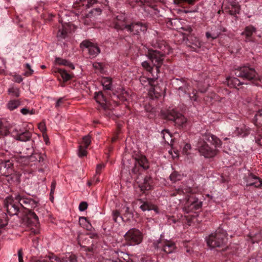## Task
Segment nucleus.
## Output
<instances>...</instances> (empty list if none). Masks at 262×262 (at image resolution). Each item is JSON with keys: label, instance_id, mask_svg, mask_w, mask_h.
I'll return each mask as SVG.
<instances>
[{"label": "nucleus", "instance_id": "nucleus-43", "mask_svg": "<svg viewBox=\"0 0 262 262\" xmlns=\"http://www.w3.org/2000/svg\"><path fill=\"white\" fill-rule=\"evenodd\" d=\"M9 133V128L7 126L0 123V136H6Z\"/></svg>", "mask_w": 262, "mask_h": 262}, {"label": "nucleus", "instance_id": "nucleus-19", "mask_svg": "<svg viewBox=\"0 0 262 262\" xmlns=\"http://www.w3.org/2000/svg\"><path fill=\"white\" fill-rule=\"evenodd\" d=\"M179 113L176 111L174 109H170L166 111L162 112V116L163 118L165 119L174 121Z\"/></svg>", "mask_w": 262, "mask_h": 262}, {"label": "nucleus", "instance_id": "nucleus-39", "mask_svg": "<svg viewBox=\"0 0 262 262\" xmlns=\"http://www.w3.org/2000/svg\"><path fill=\"white\" fill-rule=\"evenodd\" d=\"M56 62L57 64L69 66V67L73 69H74V65L66 59H63L60 58H57L56 59Z\"/></svg>", "mask_w": 262, "mask_h": 262}, {"label": "nucleus", "instance_id": "nucleus-3", "mask_svg": "<svg viewBox=\"0 0 262 262\" xmlns=\"http://www.w3.org/2000/svg\"><path fill=\"white\" fill-rule=\"evenodd\" d=\"M142 66L147 71L151 74L152 77L147 78L144 76L141 77L140 81L142 85L144 86L149 85L150 86L149 89L150 93L153 92L156 97H157L158 95H157L160 94V92L158 91L157 86H155L154 84V82L158 78H154V74H155V73L154 72V68L152 67L150 62L147 61H143L142 63Z\"/></svg>", "mask_w": 262, "mask_h": 262}, {"label": "nucleus", "instance_id": "nucleus-21", "mask_svg": "<svg viewBox=\"0 0 262 262\" xmlns=\"http://www.w3.org/2000/svg\"><path fill=\"white\" fill-rule=\"evenodd\" d=\"M152 180L150 176H146L144 178L143 182L140 184L139 186L143 191L150 190L152 188Z\"/></svg>", "mask_w": 262, "mask_h": 262}, {"label": "nucleus", "instance_id": "nucleus-49", "mask_svg": "<svg viewBox=\"0 0 262 262\" xmlns=\"http://www.w3.org/2000/svg\"><path fill=\"white\" fill-rule=\"evenodd\" d=\"M202 202H199L198 201H194L191 204V206L192 208H194L195 210H197L200 208L202 206Z\"/></svg>", "mask_w": 262, "mask_h": 262}, {"label": "nucleus", "instance_id": "nucleus-62", "mask_svg": "<svg viewBox=\"0 0 262 262\" xmlns=\"http://www.w3.org/2000/svg\"><path fill=\"white\" fill-rule=\"evenodd\" d=\"M193 45L196 48H200L202 46V43L199 40L197 39L193 43Z\"/></svg>", "mask_w": 262, "mask_h": 262}, {"label": "nucleus", "instance_id": "nucleus-54", "mask_svg": "<svg viewBox=\"0 0 262 262\" xmlns=\"http://www.w3.org/2000/svg\"><path fill=\"white\" fill-rule=\"evenodd\" d=\"M105 167V165L103 164H99L97 165L96 167V174H99L101 173V171Z\"/></svg>", "mask_w": 262, "mask_h": 262}, {"label": "nucleus", "instance_id": "nucleus-41", "mask_svg": "<svg viewBox=\"0 0 262 262\" xmlns=\"http://www.w3.org/2000/svg\"><path fill=\"white\" fill-rule=\"evenodd\" d=\"M59 72L64 81H67L71 78V76L66 70L60 69L59 70Z\"/></svg>", "mask_w": 262, "mask_h": 262}, {"label": "nucleus", "instance_id": "nucleus-9", "mask_svg": "<svg viewBox=\"0 0 262 262\" xmlns=\"http://www.w3.org/2000/svg\"><path fill=\"white\" fill-rule=\"evenodd\" d=\"M5 206L7 209L8 213L10 215H17L21 208L19 202H17L13 198H7L5 201Z\"/></svg>", "mask_w": 262, "mask_h": 262}, {"label": "nucleus", "instance_id": "nucleus-56", "mask_svg": "<svg viewBox=\"0 0 262 262\" xmlns=\"http://www.w3.org/2000/svg\"><path fill=\"white\" fill-rule=\"evenodd\" d=\"M93 67L95 69L99 70L100 72L102 71V64L101 63L95 62L93 63Z\"/></svg>", "mask_w": 262, "mask_h": 262}, {"label": "nucleus", "instance_id": "nucleus-40", "mask_svg": "<svg viewBox=\"0 0 262 262\" xmlns=\"http://www.w3.org/2000/svg\"><path fill=\"white\" fill-rule=\"evenodd\" d=\"M116 97L121 101H124L128 100L129 94L125 90H122L120 94L116 96Z\"/></svg>", "mask_w": 262, "mask_h": 262}, {"label": "nucleus", "instance_id": "nucleus-23", "mask_svg": "<svg viewBox=\"0 0 262 262\" xmlns=\"http://www.w3.org/2000/svg\"><path fill=\"white\" fill-rule=\"evenodd\" d=\"M31 133L29 131L18 133L16 135V139L21 141H27L30 139Z\"/></svg>", "mask_w": 262, "mask_h": 262}, {"label": "nucleus", "instance_id": "nucleus-6", "mask_svg": "<svg viewBox=\"0 0 262 262\" xmlns=\"http://www.w3.org/2000/svg\"><path fill=\"white\" fill-rule=\"evenodd\" d=\"M127 245L135 246L140 244L143 239L142 233L136 228L129 230L124 236Z\"/></svg>", "mask_w": 262, "mask_h": 262}, {"label": "nucleus", "instance_id": "nucleus-24", "mask_svg": "<svg viewBox=\"0 0 262 262\" xmlns=\"http://www.w3.org/2000/svg\"><path fill=\"white\" fill-rule=\"evenodd\" d=\"M226 82L228 86L232 88H236L244 84L238 79L235 77H229L227 78Z\"/></svg>", "mask_w": 262, "mask_h": 262}, {"label": "nucleus", "instance_id": "nucleus-26", "mask_svg": "<svg viewBox=\"0 0 262 262\" xmlns=\"http://www.w3.org/2000/svg\"><path fill=\"white\" fill-rule=\"evenodd\" d=\"M138 165L144 169H147L149 168L148 161L145 156H142L137 159L135 166L136 167Z\"/></svg>", "mask_w": 262, "mask_h": 262}, {"label": "nucleus", "instance_id": "nucleus-38", "mask_svg": "<svg viewBox=\"0 0 262 262\" xmlns=\"http://www.w3.org/2000/svg\"><path fill=\"white\" fill-rule=\"evenodd\" d=\"M8 94L12 97H18L20 95L19 89L16 87H11L8 90Z\"/></svg>", "mask_w": 262, "mask_h": 262}, {"label": "nucleus", "instance_id": "nucleus-30", "mask_svg": "<svg viewBox=\"0 0 262 262\" xmlns=\"http://www.w3.org/2000/svg\"><path fill=\"white\" fill-rule=\"evenodd\" d=\"M173 122H174L176 124L178 125V126H183L186 123L187 119L183 115L180 113H179Z\"/></svg>", "mask_w": 262, "mask_h": 262}, {"label": "nucleus", "instance_id": "nucleus-64", "mask_svg": "<svg viewBox=\"0 0 262 262\" xmlns=\"http://www.w3.org/2000/svg\"><path fill=\"white\" fill-rule=\"evenodd\" d=\"M164 132H165V133H166L167 134V136L170 137V136L169 132L168 130H164L163 131V132H162V133H163V139H164V140H165V141H166V139H165V138H166V136H165V135L164 134Z\"/></svg>", "mask_w": 262, "mask_h": 262}, {"label": "nucleus", "instance_id": "nucleus-5", "mask_svg": "<svg viewBox=\"0 0 262 262\" xmlns=\"http://www.w3.org/2000/svg\"><path fill=\"white\" fill-rule=\"evenodd\" d=\"M234 74L237 77L248 80L255 79L257 77L255 69L248 66L238 67L234 70Z\"/></svg>", "mask_w": 262, "mask_h": 262}, {"label": "nucleus", "instance_id": "nucleus-42", "mask_svg": "<svg viewBox=\"0 0 262 262\" xmlns=\"http://www.w3.org/2000/svg\"><path fill=\"white\" fill-rule=\"evenodd\" d=\"M8 224V220H7L6 214L2 213L0 215V228L7 225Z\"/></svg>", "mask_w": 262, "mask_h": 262}, {"label": "nucleus", "instance_id": "nucleus-46", "mask_svg": "<svg viewBox=\"0 0 262 262\" xmlns=\"http://www.w3.org/2000/svg\"><path fill=\"white\" fill-rule=\"evenodd\" d=\"M91 143V138L89 135L85 136L82 138V143L85 147V148H88L89 145Z\"/></svg>", "mask_w": 262, "mask_h": 262}, {"label": "nucleus", "instance_id": "nucleus-14", "mask_svg": "<svg viewBox=\"0 0 262 262\" xmlns=\"http://www.w3.org/2000/svg\"><path fill=\"white\" fill-rule=\"evenodd\" d=\"M80 46L87 48L89 54L93 57L96 56L100 52V50L97 46L88 40L83 41Z\"/></svg>", "mask_w": 262, "mask_h": 262}, {"label": "nucleus", "instance_id": "nucleus-53", "mask_svg": "<svg viewBox=\"0 0 262 262\" xmlns=\"http://www.w3.org/2000/svg\"><path fill=\"white\" fill-rule=\"evenodd\" d=\"M112 215H113V219L115 222H117V219L119 217L121 218V217L120 216V213L117 210H114L112 212Z\"/></svg>", "mask_w": 262, "mask_h": 262}, {"label": "nucleus", "instance_id": "nucleus-25", "mask_svg": "<svg viewBox=\"0 0 262 262\" xmlns=\"http://www.w3.org/2000/svg\"><path fill=\"white\" fill-rule=\"evenodd\" d=\"M59 22L62 24L61 28L59 29L57 37L58 39H64L67 37L68 33V26L67 25L62 24V21L59 20Z\"/></svg>", "mask_w": 262, "mask_h": 262}, {"label": "nucleus", "instance_id": "nucleus-58", "mask_svg": "<svg viewBox=\"0 0 262 262\" xmlns=\"http://www.w3.org/2000/svg\"><path fill=\"white\" fill-rule=\"evenodd\" d=\"M18 255V261L19 262H24L23 261V251L21 249H20L18 251L17 253Z\"/></svg>", "mask_w": 262, "mask_h": 262}, {"label": "nucleus", "instance_id": "nucleus-20", "mask_svg": "<svg viewBox=\"0 0 262 262\" xmlns=\"http://www.w3.org/2000/svg\"><path fill=\"white\" fill-rule=\"evenodd\" d=\"M210 79L209 78H206L203 81L199 80L196 86L198 91L201 93L206 92L210 85Z\"/></svg>", "mask_w": 262, "mask_h": 262}, {"label": "nucleus", "instance_id": "nucleus-63", "mask_svg": "<svg viewBox=\"0 0 262 262\" xmlns=\"http://www.w3.org/2000/svg\"><path fill=\"white\" fill-rule=\"evenodd\" d=\"M23 81V78L20 75H17L15 77V81L17 83H20Z\"/></svg>", "mask_w": 262, "mask_h": 262}, {"label": "nucleus", "instance_id": "nucleus-52", "mask_svg": "<svg viewBox=\"0 0 262 262\" xmlns=\"http://www.w3.org/2000/svg\"><path fill=\"white\" fill-rule=\"evenodd\" d=\"M56 187V182L55 181H53L51 186V192H50V198L52 200L53 199V194L54 192L55 189Z\"/></svg>", "mask_w": 262, "mask_h": 262}, {"label": "nucleus", "instance_id": "nucleus-17", "mask_svg": "<svg viewBox=\"0 0 262 262\" xmlns=\"http://www.w3.org/2000/svg\"><path fill=\"white\" fill-rule=\"evenodd\" d=\"M173 83L175 84L176 88L178 89L180 93V92H182L186 94L189 91L190 88V86L184 80L176 79L173 82Z\"/></svg>", "mask_w": 262, "mask_h": 262}, {"label": "nucleus", "instance_id": "nucleus-4", "mask_svg": "<svg viewBox=\"0 0 262 262\" xmlns=\"http://www.w3.org/2000/svg\"><path fill=\"white\" fill-rule=\"evenodd\" d=\"M154 68V78H158L160 72L159 68L163 64L164 55L157 50H148L147 55Z\"/></svg>", "mask_w": 262, "mask_h": 262}, {"label": "nucleus", "instance_id": "nucleus-50", "mask_svg": "<svg viewBox=\"0 0 262 262\" xmlns=\"http://www.w3.org/2000/svg\"><path fill=\"white\" fill-rule=\"evenodd\" d=\"M231 6L234 8L235 13H239L240 10V6L238 3L233 1L231 2Z\"/></svg>", "mask_w": 262, "mask_h": 262}, {"label": "nucleus", "instance_id": "nucleus-60", "mask_svg": "<svg viewBox=\"0 0 262 262\" xmlns=\"http://www.w3.org/2000/svg\"><path fill=\"white\" fill-rule=\"evenodd\" d=\"M63 103V98H60L56 102L55 106L56 107H58L61 105Z\"/></svg>", "mask_w": 262, "mask_h": 262}, {"label": "nucleus", "instance_id": "nucleus-44", "mask_svg": "<svg viewBox=\"0 0 262 262\" xmlns=\"http://www.w3.org/2000/svg\"><path fill=\"white\" fill-rule=\"evenodd\" d=\"M83 6H85L88 8L96 3V0H80Z\"/></svg>", "mask_w": 262, "mask_h": 262}, {"label": "nucleus", "instance_id": "nucleus-13", "mask_svg": "<svg viewBox=\"0 0 262 262\" xmlns=\"http://www.w3.org/2000/svg\"><path fill=\"white\" fill-rule=\"evenodd\" d=\"M244 179L247 186H253L256 188H259L262 185L261 180L250 172L245 174Z\"/></svg>", "mask_w": 262, "mask_h": 262}, {"label": "nucleus", "instance_id": "nucleus-27", "mask_svg": "<svg viewBox=\"0 0 262 262\" xmlns=\"http://www.w3.org/2000/svg\"><path fill=\"white\" fill-rule=\"evenodd\" d=\"M233 136H245L248 134L247 128L246 126L243 125L241 127H237L233 133Z\"/></svg>", "mask_w": 262, "mask_h": 262}, {"label": "nucleus", "instance_id": "nucleus-59", "mask_svg": "<svg viewBox=\"0 0 262 262\" xmlns=\"http://www.w3.org/2000/svg\"><path fill=\"white\" fill-rule=\"evenodd\" d=\"M196 92L194 90L192 92L193 96H191L190 94L188 93V97H189L190 99L192 101H195L197 99V97L196 95Z\"/></svg>", "mask_w": 262, "mask_h": 262}, {"label": "nucleus", "instance_id": "nucleus-10", "mask_svg": "<svg viewBox=\"0 0 262 262\" xmlns=\"http://www.w3.org/2000/svg\"><path fill=\"white\" fill-rule=\"evenodd\" d=\"M34 262H76V258L74 255L69 253L60 257L53 256L50 258L36 260Z\"/></svg>", "mask_w": 262, "mask_h": 262}, {"label": "nucleus", "instance_id": "nucleus-28", "mask_svg": "<svg viewBox=\"0 0 262 262\" xmlns=\"http://www.w3.org/2000/svg\"><path fill=\"white\" fill-rule=\"evenodd\" d=\"M140 208L143 211H145L146 210L149 211V210H154L157 213L158 212L157 207L155 205H154L149 202H144L143 204L142 205H141Z\"/></svg>", "mask_w": 262, "mask_h": 262}, {"label": "nucleus", "instance_id": "nucleus-1", "mask_svg": "<svg viewBox=\"0 0 262 262\" xmlns=\"http://www.w3.org/2000/svg\"><path fill=\"white\" fill-rule=\"evenodd\" d=\"M203 141L198 144L200 153L207 158L214 157L217 154L216 148L222 145V142L217 137L210 134L203 135Z\"/></svg>", "mask_w": 262, "mask_h": 262}, {"label": "nucleus", "instance_id": "nucleus-12", "mask_svg": "<svg viewBox=\"0 0 262 262\" xmlns=\"http://www.w3.org/2000/svg\"><path fill=\"white\" fill-rule=\"evenodd\" d=\"M126 30L133 35H139L140 32H145L147 30V26L140 22L133 23L127 25Z\"/></svg>", "mask_w": 262, "mask_h": 262}, {"label": "nucleus", "instance_id": "nucleus-2", "mask_svg": "<svg viewBox=\"0 0 262 262\" xmlns=\"http://www.w3.org/2000/svg\"><path fill=\"white\" fill-rule=\"evenodd\" d=\"M227 239L226 232L218 230L208 236L207 244L210 248H221L224 250L226 249Z\"/></svg>", "mask_w": 262, "mask_h": 262}, {"label": "nucleus", "instance_id": "nucleus-55", "mask_svg": "<svg viewBox=\"0 0 262 262\" xmlns=\"http://www.w3.org/2000/svg\"><path fill=\"white\" fill-rule=\"evenodd\" d=\"M20 112H21V113L23 115H27L28 114H34V111L33 110L29 111L28 109H27L26 108H22L20 110Z\"/></svg>", "mask_w": 262, "mask_h": 262}, {"label": "nucleus", "instance_id": "nucleus-48", "mask_svg": "<svg viewBox=\"0 0 262 262\" xmlns=\"http://www.w3.org/2000/svg\"><path fill=\"white\" fill-rule=\"evenodd\" d=\"M26 68L28 70V71H26L24 73V75L26 76H30L33 73V70L31 69L30 65L29 63L25 64Z\"/></svg>", "mask_w": 262, "mask_h": 262}, {"label": "nucleus", "instance_id": "nucleus-16", "mask_svg": "<svg viewBox=\"0 0 262 262\" xmlns=\"http://www.w3.org/2000/svg\"><path fill=\"white\" fill-rule=\"evenodd\" d=\"M13 163L10 161L2 162L1 174L6 177L13 172Z\"/></svg>", "mask_w": 262, "mask_h": 262}, {"label": "nucleus", "instance_id": "nucleus-7", "mask_svg": "<svg viewBox=\"0 0 262 262\" xmlns=\"http://www.w3.org/2000/svg\"><path fill=\"white\" fill-rule=\"evenodd\" d=\"M15 199L17 202H19L21 208L28 210L34 209L38 206V202L37 201L26 195L15 194Z\"/></svg>", "mask_w": 262, "mask_h": 262}, {"label": "nucleus", "instance_id": "nucleus-11", "mask_svg": "<svg viewBox=\"0 0 262 262\" xmlns=\"http://www.w3.org/2000/svg\"><path fill=\"white\" fill-rule=\"evenodd\" d=\"M253 104L255 107V110L254 111L256 112L253 122L255 125L258 126L262 124V100L257 98Z\"/></svg>", "mask_w": 262, "mask_h": 262}, {"label": "nucleus", "instance_id": "nucleus-36", "mask_svg": "<svg viewBox=\"0 0 262 262\" xmlns=\"http://www.w3.org/2000/svg\"><path fill=\"white\" fill-rule=\"evenodd\" d=\"M191 189L190 188H178L177 189H176L175 191L173 192V193L171 194L172 196H176L177 195H185L187 193H189L190 192Z\"/></svg>", "mask_w": 262, "mask_h": 262}, {"label": "nucleus", "instance_id": "nucleus-34", "mask_svg": "<svg viewBox=\"0 0 262 262\" xmlns=\"http://www.w3.org/2000/svg\"><path fill=\"white\" fill-rule=\"evenodd\" d=\"M183 177V175L177 171H173L169 176L170 180L173 182L181 180Z\"/></svg>", "mask_w": 262, "mask_h": 262}, {"label": "nucleus", "instance_id": "nucleus-51", "mask_svg": "<svg viewBox=\"0 0 262 262\" xmlns=\"http://www.w3.org/2000/svg\"><path fill=\"white\" fill-rule=\"evenodd\" d=\"M88 206V204L86 202H82L79 205V210L80 211H83L87 209Z\"/></svg>", "mask_w": 262, "mask_h": 262}, {"label": "nucleus", "instance_id": "nucleus-22", "mask_svg": "<svg viewBox=\"0 0 262 262\" xmlns=\"http://www.w3.org/2000/svg\"><path fill=\"white\" fill-rule=\"evenodd\" d=\"M27 222L29 224H33L36 225L38 223V218L37 215L31 211L28 210V213L26 217Z\"/></svg>", "mask_w": 262, "mask_h": 262}, {"label": "nucleus", "instance_id": "nucleus-29", "mask_svg": "<svg viewBox=\"0 0 262 262\" xmlns=\"http://www.w3.org/2000/svg\"><path fill=\"white\" fill-rule=\"evenodd\" d=\"M255 32V28L252 26H249L245 28L244 31L242 33V35L245 36L246 38L249 39Z\"/></svg>", "mask_w": 262, "mask_h": 262}, {"label": "nucleus", "instance_id": "nucleus-33", "mask_svg": "<svg viewBox=\"0 0 262 262\" xmlns=\"http://www.w3.org/2000/svg\"><path fill=\"white\" fill-rule=\"evenodd\" d=\"M20 102L18 100H10L7 103V107L10 111H13L17 108L20 105Z\"/></svg>", "mask_w": 262, "mask_h": 262}, {"label": "nucleus", "instance_id": "nucleus-8", "mask_svg": "<svg viewBox=\"0 0 262 262\" xmlns=\"http://www.w3.org/2000/svg\"><path fill=\"white\" fill-rule=\"evenodd\" d=\"M155 248L166 254L173 252L176 248L175 244L170 241L160 240L154 243Z\"/></svg>", "mask_w": 262, "mask_h": 262}, {"label": "nucleus", "instance_id": "nucleus-18", "mask_svg": "<svg viewBox=\"0 0 262 262\" xmlns=\"http://www.w3.org/2000/svg\"><path fill=\"white\" fill-rule=\"evenodd\" d=\"M94 97L96 102L99 103L104 110L107 108L106 99L101 91L96 92Z\"/></svg>", "mask_w": 262, "mask_h": 262}, {"label": "nucleus", "instance_id": "nucleus-61", "mask_svg": "<svg viewBox=\"0 0 262 262\" xmlns=\"http://www.w3.org/2000/svg\"><path fill=\"white\" fill-rule=\"evenodd\" d=\"M191 148V145L189 144H186L184 148H183V152H185L186 154H188L187 151L189 150Z\"/></svg>", "mask_w": 262, "mask_h": 262}, {"label": "nucleus", "instance_id": "nucleus-37", "mask_svg": "<svg viewBox=\"0 0 262 262\" xmlns=\"http://www.w3.org/2000/svg\"><path fill=\"white\" fill-rule=\"evenodd\" d=\"M79 225L83 228L88 229L91 225L85 217L81 216L79 219Z\"/></svg>", "mask_w": 262, "mask_h": 262}, {"label": "nucleus", "instance_id": "nucleus-57", "mask_svg": "<svg viewBox=\"0 0 262 262\" xmlns=\"http://www.w3.org/2000/svg\"><path fill=\"white\" fill-rule=\"evenodd\" d=\"M38 128L42 132H45L46 131V127L45 122H42L38 124Z\"/></svg>", "mask_w": 262, "mask_h": 262}, {"label": "nucleus", "instance_id": "nucleus-32", "mask_svg": "<svg viewBox=\"0 0 262 262\" xmlns=\"http://www.w3.org/2000/svg\"><path fill=\"white\" fill-rule=\"evenodd\" d=\"M250 241L254 244L255 243H258L262 241V230L258 233L255 234L254 235L250 234Z\"/></svg>", "mask_w": 262, "mask_h": 262}, {"label": "nucleus", "instance_id": "nucleus-35", "mask_svg": "<svg viewBox=\"0 0 262 262\" xmlns=\"http://www.w3.org/2000/svg\"><path fill=\"white\" fill-rule=\"evenodd\" d=\"M102 85L104 89L110 90L112 88V79L110 77L104 78L102 81Z\"/></svg>", "mask_w": 262, "mask_h": 262}, {"label": "nucleus", "instance_id": "nucleus-15", "mask_svg": "<svg viewBox=\"0 0 262 262\" xmlns=\"http://www.w3.org/2000/svg\"><path fill=\"white\" fill-rule=\"evenodd\" d=\"M125 16L124 14L117 15L114 20V27L117 30L126 29L127 25L125 24Z\"/></svg>", "mask_w": 262, "mask_h": 262}, {"label": "nucleus", "instance_id": "nucleus-31", "mask_svg": "<svg viewBox=\"0 0 262 262\" xmlns=\"http://www.w3.org/2000/svg\"><path fill=\"white\" fill-rule=\"evenodd\" d=\"M29 160L31 162L41 163L43 162L44 158L40 154L35 153L30 156Z\"/></svg>", "mask_w": 262, "mask_h": 262}, {"label": "nucleus", "instance_id": "nucleus-47", "mask_svg": "<svg viewBox=\"0 0 262 262\" xmlns=\"http://www.w3.org/2000/svg\"><path fill=\"white\" fill-rule=\"evenodd\" d=\"M220 34V33H209L208 32H207L206 33V36L207 38H212V39H216L218 37V36H219V35Z\"/></svg>", "mask_w": 262, "mask_h": 262}, {"label": "nucleus", "instance_id": "nucleus-45", "mask_svg": "<svg viewBox=\"0 0 262 262\" xmlns=\"http://www.w3.org/2000/svg\"><path fill=\"white\" fill-rule=\"evenodd\" d=\"M86 148L84 146V147H82L81 145H80L79 146L78 151V155L79 157H82L84 156H85L87 154L86 151Z\"/></svg>", "mask_w": 262, "mask_h": 262}]
</instances>
